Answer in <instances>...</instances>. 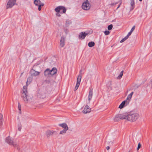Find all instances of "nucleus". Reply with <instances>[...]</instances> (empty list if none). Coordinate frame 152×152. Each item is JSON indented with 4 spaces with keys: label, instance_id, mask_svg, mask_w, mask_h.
I'll list each match as a JSON object with an SVG mask.
<instances>
[{
    "label": "nucleus",
    "instance_id": "nucleus-1",
    "mask_svg": "<svg viewBox=\"0 0 152 152\" xmlns=\"http://www.w3.org/2000/svg\"><path fill=\"white\" fill-rule=\"evenodd\" d=\"M126 120L131 122L136 121L139 117V115L137 113H125Z\"/></svg>",
    "mask_w": 152,
    "mask_h": 152
},
{
    "label": "nucleus",
    "instance_id": "nucleus-2",
    "mask_svg": "<svg viewBox=\"0 0 152 152\" xmlns=\"http://www.w3.org/2000/svg\"><path fill=\"white\" fill-rule=\"evenodd\" d=\"M27 91L26 86H23V93L22 94V97L24 101L26 103H28L30 101L31 98L28 95Z\"/></svg>",
    "mask_w": 152,
    "mask_h": 152
},
{
    "label": "nucleus",
    "instance_id": "nucleus-3",
    "mask_svg": "<svg viewBox=\"0 0 152 152\" xmlns=\"http://www.w3.org/2000/svg\"><path fill=\"white\" fill-rule=\"evenodd\" d=\"M125 113L121 114H118L116 115L114 118L115 121H118L120 120H126Z\"/></svg>",
    "mask_w": 152,
    "mask_h": 152
},
{
    "label": "nucleus",
    "instance_id": "nucleus-4",
    "mask_svg": "<svg viewBox=\"0 0 152 152\" xmlns=\"http://www.w3.org/2000/svg\"><path fill=\"white\" fill-rule=\"evenodd\" d=\"M6 142L10 145H13L14 147H17L18 144L16 142H14L13 139H12L10 137H8L6 138Z\"/></svg>",
    "mask_w": 152,
    "mask_h": 152
},
{
    "label": "nucleus",
    "instance_id": "nucleus-5",
    "mask_svg": "<svg viewBox=\"0 0 152 152\" xmlns=\"http://www.w3.org/2000/svg\"><path fill=\"white\" fill-rule=\"evenodd\" d=\"M55 10L57 13L60 12L61 13H65L66 12L65 8L62 6H59L57 7L55 9Z\"/></svg>",
    "mask_w": 152,
    "mask_h": 152
},
{
    "label": "nucleus",
    "instance_id": "nucleus-6",
    "mask_svg": "<svg viewBox=\"0 0 152 152\" xmlns=\"http://www.w3.org/2000/svg\"><path fill=\"white\" fill-rule=\"evenodd\" d=\"M91 5L88 0L84 1L82 5V8L85 10H88L90 8Z\"/></svg>",
    "mask_w": 152,
    "mask_h": 152
},
{
    "label": "nucleus",
    "instance_id": "nucleus-7",
    "mask_svg": "<svg viewBox=\"0 0 152 152\" xmlns=\"http://www.w3.org/2000/svg\"><path fill=\"white\" fill-rule=\"evenodd\" d=\"M82 70H80V74L78 76L77 80V83L76 84L75 86V91H76L77 90L80 84L81 80L82 78V76L81 75V72H82Z\"/></svg>",
    "mask_w": 152,
    "mask_h": 152
},
{
    "label": "nucleus",
    "instance_id": "nucleus-8",
    "mask_svg": "<svg viewBox=\"0 0 152 152\" xmlns=\"http://www.w3.org/2000/svg\"><path fill=\"white\" fill-rule=\"evenodd\" d=\"M15 3L16 0H9L6 6L7 8L12 7L15 5Z\"/></svg>",
    "mask_w": 152,
    "mask_h": 152
},
{
    "label": "nucleus",
    "instance_id": "nucleus-9",
    "mask_svg": "<svg viewBox=\"0 0 152 152\" xmlns=\"http://www.w3.org/2000/svg\"><path fill=\"white\" fill-rule=\"evenodd\" d=\"M93 95V91L92 90H90L89 92V95L88 97V100L87 101L86 104H88L90 103V102L91 100Z\"/></svg>",
    "mask_w": 152,
    "mask_h": 152
},
{
    "label": "nucleus",
    "instance_id": "nucleus-10",
    "mask_svg": "<svg viewBox=\"0 0 152 152\" xmlns=\"http://www.w3.org/2000/svg\"><path fill=\"white\" fill-rule=\"evenodd\" d=\"M91 111V108L89 107L88 104H86L84 107L83 110V113H84L86 114L90 113Z\"/></svg>",
    "mask_w": 152,
    "mask_h": 152
},
{
    "label": "nucleus",
    "instance_id": "nucleus-11",
    "mask_svg": "<svg viewBox=\"0 0 152 152\" xmlns=\"http://www.w3.org/2000/svg\"><path fill=\"white\" fill-rule=\"evenodd\" d=\"M129 103V101H124L122 102L121 104L119 106V108L120 109H122L125 106L127 105Z\"/></svg>",
    "mask_w": 152,
    "mask_h": 152
},
{
    "label": "nucleus",
    "instance_id": "nucleus-12",
    "mask_svg": "<svg viewBox=\"0 0 152 152\" xmlns=\"http://www.w3.org/2000/svg\"><path fill=\"white\" fill-rule=\"evenodd\" d=\"M31 75L33 77L39 75L40 72L35 71L33 69H32L31 71Z\"/></svg>",
    "mask_w": 152,
    "mask_h": 152
},
{
    "label": "nucleus",
    "instance_id": "nucleus-13",
    "mask_svg": "<svg viewBox=\"0 0 152 152\" xmlns=\"http://www.w3.org/2000/svg\"><path fill=\"white\" fill-rule=\"evenodd\" d=\"M88 34L86 33L85 32H82L80 33L79 36V39H84L86 36L88 35Z\"/></svg>",
    "mask_w": 152,
    "mask_h": 152
},
{
    "label": "nucleus",
    "instance_id": "nucleus-14",
    "mask_svg": "<svg viewBox=\"0 0 152 152\" xmlns=\"http://www.w3.org/2000/svg\"><path fill=\"white\" fill-rule=\"evenodd\" d=\"M59 126L61 127L64 128V129L68 130L69 129L68 127L67 124L65 123H63L61 124H59L58 125Z\"/></svg>",
    "mask_w": 152,
    "mask_h": 152
},
{
    "label": "nucleus",
    "instance_id": "nucleus-15",
    "mask_svg": "<svg viewBox=\"0 0 152 152\" xmlns=\"http://www.w3.org/2000/svg\"><path fill=\"white\" fill-rule=\"evenodd\" d=\"M55 132H56V131H54L48 130L46 132V134L47 137H49L50 136L52 135Z\"/></svg>",
    "mask_w": 152,
    "mask_h": 152
},
{
    "label": "nucleus",
    "instance_id": "nucleus-16",
    "mask_svg": "<svg viewBox=\"0 0 152 152\" xmlns=\"http://www.w3.org/2000/svg\"><path fill=\"white\" fill-rule=\"evenodd\" d=\"M65 38L64 37H61V40H60V45L61 47H63L65 45Z\"/></svg>",
    "mask_w": 152,
    "mask_h": 152
},
{
    "label": "nucleus",
    "instance_id": "nucleus-17",
    "mask_svg": "<svg viewBox=\"0 0 152 152\" xmlns=\"http://www.w3.org/2000/svg\"><path fill=\"white\" fill-rule=\"evenodd\" d=\"M57 70L56 68H53L51 70H50V75H54L57 73Z\"/></svg>",
    "mask_w": 152,
    "mask_h": 152
},
{
    "label": "nucleus",
    "instance_id": "nucleus-18",
    "mask_svg": "<svg viewBox=\"0 0 152 152\" xmlns=\"http://www.w3.org/2000/svg\"><path fill=\"white\" fill-rule=\"evenodd\" d=\"M34 4L35 5L38 6L41 5L42 4H44L43 3H42L40 0H35L34 2Z\"/></svg>",
    "mask_w": 152,
    "mask_h": 152
},
{
    "label": "nucleus",
    "instance_id": "nucleus-19",
    "mask_svg": "<svg viewBox=\"0 0 152 152\" xmlns=\"http://www.w3.org/2000/svg\"><path fill=\"white\" fill-rule=\"evenodd\" d=\"M133 93H134V92H132L129 94L128 96L127 97L125 101H129H129H130V100H131V99L132 97V96Z\"/></svg>",
    "mask_w": 152,
    "mask_h": 152
},
{
    "label": "nucleus",
    "instance_id": "nucleus-20",
    "mask_svg": "<svg viewBox=\"0 0 152 152\" xmlns=\"http://www.w3.org/2000/svg\"><path fill=\"white\" fill-rule=\"evenodd\" d=\"M44 74L45 76H47L49 75H50V70L49 69H46L44 72Z\"/></svg>",
    "mask_w": 152,
    "mask_h": 152
},
{
    "label": "nucleus",
    "instance_id": "nucleus-21",
    "mask_svg": "<svg viewBox=\"0 0 152 152\" xmlns=\"http://www.w3.org/2000/svg\"><path fill=\"white\" fill-rule=\"evenodd\" d=\"M130 4L132 7V10H133L134 7V0H130Z\"/></svg>",
    "mask_w": 152,
    "mask_h": 152
},
{
    "label": "nucleus",
    "instance_id": "nucleus-22",
    "mask_svg": "<svg viewBox=\"0 0 152 152\" xmlns=\"http://www.w3.org/2000/svg\"><path fill=\"white\" fill-rule=\"evenodd\" d=\"M95 44L94 42H90L88 43V45L90 47H92L94 46Z\"/></svg>",
    "mask_w": 152,
    "mask_h": 152
},
{
    "label": "nucleus",
    "instance_id": "nucleus-23",
    "mask_svg": "<svg viewBox=\"0 0 152 152\" xmlns=\"http://www.w3.org/2000/svg\"><path fill=\"white\" fill-rule=\"evenodd\" d=\"M114 139H111L109 140L108 141L109 144L112 145L114 143Z\"/></svg>",
    "mask_w": 152,
    "mask_h": 152
},
{
    "label": "nucleus",
    "instance_id": "nucleus-24",
    "mask_svg": "<svg viewBox=\"0 0 152 152\" xmlns=\"http://www.w3.org/2000/svg\"><path fill=\"white\" fill-rule=\"evenodd\" d=\"M67 130L64 129L60 131L59 134H65L66 133V132Z\"/></svg>",
    "mask_w": 152,
    "mask_h": 152
},
{
    "label": "nucleus",
    "instance_id": "nucleus-25",
    "mask_svg": "<svg viewBox=\"0 0 152 152\" xmlns=\"http://www.w3.org/2000/svg\"><path fill=\"white\" fill-rule=\"evenodd\" d=\"M123 71H122L120 73L117 77L118 79H120L122 77L123 74Z\"/></svg>",
    "mask_w": 152,
    "mask_h": 152
},
{
    "label": "nucleus",
    "instance_id": "nucleus-26",
    "mask_svg": "<svg viewBox=\"0 0 152 152\" xmlns=\"http://www.w3.org/2000/svg\"><path fill=\"white\" fill-rule=\"evenodd\" d=\"M21 106L19 103H18V109L19 110V113L20 114L21 113Z\"/></svg>",
    "mask_w": 152,
    "mask_h": 152
},
{
    "label": "nucleus",
    "instance_id": "nucleus-27",
    "mask_svg": "<svg viewBox=\"0 0 152 152\" xmlns=\"http://www.w3.org/2000/svg\"><path fill=\"white\" fill-rule=\"evenodd\" d=\"M22 128V125L21 124L18 125V130L20 131Z\"/></svg>",
    "mask_w": 152,
    "mask_h": 152
},
{
    "label": "nucleus",
    "instance_id": "nucleus-28",
    "mask_svg": "<svg viewBox=\"0 0 152 152\" xmlns=\"http://www.w3.org/2000/svg\"><path fill=\"white\" fill-rule=\"evenodd\" d=\"M128 38H127V37H126L124 38H123L122 40H121L120 42L121 43H122L124 42L125 41L126 39H127Z\"/></svg>",
    "mask_w": 152,
    "mask_h": 152
},
{
    "label": "nucleus",
    "instance_id": "nucleus-29",
    "mask_svg": "<svg viewBox=\"0 0 152 152\" xmlns=\"http://www.w3.org/2000/svg\"><path fill=\"white\" fill-rule=\"evenodd\" d=\"M113 27L112 24H110L108 26L107 28L108 30H111Z\"/></svg>",
    "mask_w": 152,
    "mask_h": 152
},
{
    "label": "nucleus",
    "instance_id": "nucleus-30",
    "mask_svg": "<svg viewBox=\"0 0 152 152\" xmlns=\"http://www.w3.org/2000/svg\"><path fill=\"white\" fill-rule=\"evenodd\" d=\"M44 5V4H42L41 5H39L38 6V10L39 11H40L41 9V7L43 6Z\"/></svg>",
    "mask_w": 152,
    "mask_h": 152
},
{
    "label": "nucleus",
    "instance_id": "nucleus-31",
    "mask_svg": "<svg viewBox=\"0 0 152 152\" xmlns=\"http://www.w3.org/2000/svg\"><path fill=\"white\" fill-rule=\"evenodd\" d=\"M104 33L105 35H108L110 33V32L108 31H106L104 32Z\"/></svg>",
    "mask_w": 152,
    "mask_h": 152
},
{
    "label": "nucleus",
    "instance_id": "nucleus-32",
    "mask_svg": "<svg viewBox=\"0 0 152 152\" xmlns=\"http://www.w3.org/2000/svg\"><path fill=\"white\" fill-rule=\"evenodd\" d=\"M3 121H4L3 119L0 120V126H1L2 125Z\"/></svg>",
    "mask_w": 152,
    "mask_h": 152
},
{
    "label": "nucleus",
    "instance_id": "nucleus-33",
    "mask_svg": "<svg viewBox=\"0 0 152 152\" xmlns=\"http://www.w3.org/2000/svg\"><path fill=\"white\" fill-rule=\"evenodd\" d=\"M141 144H140V143H139L138 144V146H137V150H138L141 147Z\"/></svg>",
    "mask_w": 152,
    "mask_h": 152
},
{
    "label": "nucleus",
    "instance_id": "nucleus-34",
    "mask_svg": "<svg viewBox=\"0 0 152 152\" xmlns=\"http://www.w3.org/2000/svg\"><path fill=\"white\" fill-rule=\"evenodd\" d=\"M132 33V32L130 31L128 33L126 37H127V38H128L129 36L131 35Z\"/></svg>",
    "mask_w": 152,
    "mask_h": 152
},
{
    "label": "nucleus",
    "instance_id": "nucleus-35",
    "mask_svg": "<svg viewBox=\"0 0 152 152\" xmlns=\"http://www.w3.org/2000/svg\"><path fill=\"white\" fill-rule=\"evenodd\" d=\"M135 28V26H134L132 27V28H131L130 31H131V32H132L134 31V30Z\"/></svg>",
    "mask_w": 152,
    "mask_h": 152
},
{
    "label": "nucleus",
    "instance_id": "nucleus-36",
    "mask_svg": "<svg viewBox=\"0 0 152 152\" xmlns=\"http://www.w3.org/2000/svg\"><path fill=\"white\" fill-rule=\"evenodd\" d=\"M3 119V115L1 114H0V120Z\"/></svg>",
    "mask_w": 152,
    "mask_h": 152
},
{
    "label": "nucleus",
    "instance_id": "nucleus-37",
    "mask_svg": "<svg viewBox=\"0 0 152 152\" xmlns=\"http://www.w3.org/2000/svg\"><path fill=\"white\" fill-rule=\"evenodd\" d=\"M56 16L58 17H60L61 16V15L58 13H57L56 14Z\"/></svg>",
    "mask_w": 152,
    "mask_h": 152
},
{
    "label": "nucleus",
    "instance_id": "nucleus-38",
    "mask_svg": "<svg viewBox=\"0 0 152 152\" xmlns=\"http://www.w3.org/2000/svg\"><path fill=\"white\" fill-rule=\"evenodd\" d=\"M106 149L107 150H108L110 149V147L108 146L106 147Z\"/></svg>",
    "mask_w": 152,
    "mask_h": 152
},
{
    "label": "nucleus",
    "instance_id": "nucleus-39",
    "mask_svg": "<svg viewBox=\"0 0 152 152\" xmlns=\"http://www.w3.org/2000/svg\"><path fill=\"white\" fill-rule=\"evenodd\" d=\"M121 4V3H120V4L118 6V7L117 8V9L120 7Z\"/></svg>",
    "mask_w": 152,
    "mask_h": 152
},
{
    "label": "nucleus",
    "instance_id": "nucleus-40",
    "mask_svg": "<svg viewBox=\"0 0 152 152\" xmlns=\"http://www.w3.org/2000/svg\"><path fill=\"white\" fill-rule=\"evenodd\" d=\"M140 1H141L142 0H139Z\"/></svg>",
    "mask_w": 152,
    "mask_h": 152
}]
</instances>
